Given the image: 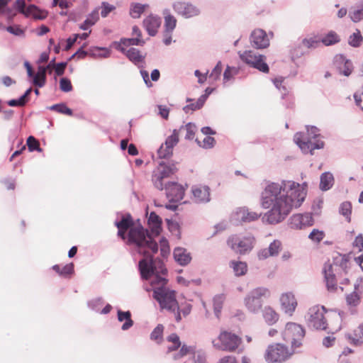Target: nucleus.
<instances>
[{
    "instance_id": "nucleus-19",
    "label": "nucleus",
    "mask_w": 363,
    "mask_h": 363,
    "mask_svg": "<svg viewBox=\"0 0 363 363\" xmlns=\"http://www.w3.org/2000/svg\"><path fill=\"white\" fill-rule=\"evenodd\" d=\"M252 45L257 49L265 48L269 46V40L266 33L262 29L255 30L250 36Z\"/></svg>"
},
{
    "instance_id": "nucleus-60",
    "label": "nucleus",
    "mask_w": 363,
    "mask_h": 363,
    "mask_svg": "<svg viewBox=\"0 0 363 363\" xmlns=\"http://www.w3.org/2000/svg\"><path fill=\"white\" fill-rule=\"evenodd\" d=\"M101 15L102 17H106L111 11H113L116 7L107 2H103L101 4Z\"/></svg>"
},
{
    "instance_id": "nucleus-49",
    "label": "nucleus",
    "mask_w": 363,
    "mask_h": 363,
    "mask_svg": "<svg viewBox=\"0 0 363 363\" xmlns=\"http://www.w3.org/2000/svg\"><path fill=\"white\" fill-rule=\"evenodd\" d=\"M26 144H27L28 150L30 152H33V151L41 152L42 151L41 148L40 147V143H39L38 140H36L33 136H29L28 138Z\"/></svg>"
},
{
    "instance_id": "nucleus-17",
    "label": "nucleus",
    "mask_w": 363,
    "mask_h": 363,
    "mask_svg": "<svg viewBox=\"0 0 363 363\" xmlns=\"http://www.w3.org/2000/svg\"><path fill=\"white\" fill-rule=\"evenodd\" d=\"M174 11L185 18H191L199 14V9L191 4L178 1L173 6Z\"/></svg>"
},
{
    "instance_id": "nucleus-34",
    "label": "nucleus",
    "mask_w": 363,
    "mask_h": 363,
    "mask_svg": "<svg viewBox=\"0 0 363 363\" xmlns=\"http://www.w3.org/2000/svg\"><path fill=\"white\" fill-rule=\"evenodd\" d=\"M127 57L134 64L138 65L142 62L144 60V56L140 54V52L134 48H131L124 52Z\"/></svg>"
},
{
    "instance_id": "nucleus-63",
    "label": "nucleus",
    "mask_w": 363,
    "mask_h": 363,
    "mask_svg": "<svg viewBox=\"0 0 363 363\" xmlns=\"http://www.w3.org/2000/svg\"><path fill=\"white\" fill-rule=\"evenodd\" d=\"M354 99L357 106L363 111V86L360 90L354 94Z\"/></svg>"
},
{
    "instance_id": "nucleus-54",
    "label": "nucleus",
    "mask_w": 363,
    "mask_h": 363,
    "mask_svg": "<svg viewBox=\"0 0 363 363\" xmlns=\"http://www.w3.org/2000/svg\"><path fill=\"white\" fill-rule=\"evenodd\" d=\"M203 97H199L195 103L190 104L184 107V111L188 113L189 110L195 111L200 109L204 104Z\"/></svg>"
},
{
    "instance_id": "nucleus-44",
    "label": "nucleus",
    "mask_w": 363,
    "mask_h": 363,
    "mask_svg": "<svg viewBox=\"0 0 363 363\" xmlns=\"http://www.w3.org/2000/svg\"><path fill=\"white\" fill-rule=\"evenodd\" d=\"M349 16L353 22H359L363 19V4L358 6V9L355 10L351 9Z\"/></svg>"
},
{
    "instance_id": "nucleus-3",
    "label": "nucleus",
    "mask_w": 363,
    "mask_h": 363,
    "mask_svg": "<svg viewBox=\"0 0 363 363\" xmlns=\"http://www.w3.org/2000/svg\"><path fill=\"white\" fill-rule=\"evenodd\" d=\"M347 259L345 256L335 259L334 264L325 262L323 269L326 286L328 291H335L337 289V277L346 274Z\"/></svg>"
},
{
    "instance_id": "nucleus-28",
    "label": "nucleus",
    "mask_w": 363,
    "mask_h": 363,
    "mask_svg": "<svg viewBox=\"0 0 363 363\" xmlns=\"http://www.w3.org/2000/svg\"><path fill=\"white\" fill-rule=\"evenodd\" d=\"M145 44L144 40L140 38H123L121 40L120 44L117 46V49L121 51L122 52H125V49L122 47L124 46H130V45H143Z\"/></svg>"
},
{
    "instance_id": "nucleus-5",
    "label": "nucleus",
    "mask_w": 363,
    "mask_h": 363,
    "mask_svg": "<svg viewBox=\"0 0 363 363\" xmlns=\"http://www.w3.org/2000/svg\"><path fill=\"white\" fill-rule=\"evenodd\" d=\"M242 342V340L240 336L227 330L221 331L217 338L212 340V345L215 349L227 352L238 351Z\"/></svg>"
},
{
    "instance_id": "nucleus-21",
    "label": "nucleus",
    "mask_w": 363,
    "mask_h": 363,
    "mask_svg": "<svg viewBox=\"0 0 363 363\" xmlns=\"http://www.w3.org/2000/svg\"><path fill=\"white\" fill-rule=\"evenodd\" d=\"M193 199L196 203H206L210 201V189L206 186H195L191 189Z\"/></svg>"
},
{
    "instance_id": "nucleus-23",
    "label": "nucleus",
    "mask_w": 363,
    "mask_h": 363,
    "mask_svg": "<svg viewBox=\"0 0 363 363\" xmlns=\"http://www.w3.org/2000/svg\"><path fill=\"white\" fill-rule=\"evenodd\" d=\"M24 16L34 20H43L48 16V12L39 9L35 5H30L26 9L24 6Z\"/></svg>"
},
{
    "instance_id": "nucleus-4",
    "label": "nucleus",
    "mask_w": 363,
    "mask_h": 363,
    "mask_svg": "<svg viewBox=\"0 0 363 363\" xmlns=\"http://www.w3.org/2000/svg\"><path fill=\"white\" fill-rule=\"evenodd\" d=\"M307 133H297L294 135V141L301 148V150L307 153L315 149H321L324 146L323 141L316 140L313 142L312 139H315L320 135L319 130L315 126H307Z\"/></svg>"
},
{
    "instance_id": "nucleus-61",
    "label": "nucleus",
    "mask_w": 363,
    "mask_h": 363,
    "mask_svg": "<svg viewBox=\"0 0 363 363\" xmlns=\"http://www.w3.org/2000/svg\"><path fill=\"white\" fill-rule=\"evenodd\" d=\"M12 0H0V13H6L8 14H15L13 10L9 9V4Z\"/></svg>"
},
{
    "instance_id": "nucleus-37",
    "label": "nucleus",
    "mask_w": 363,
    "mask_h": 363,
    "mask_svg": "<svg viewBox=\"0 0 363 363\" xmlns=\"http://www.w3.org/2000/svg\"><path fill=\"white\" fill-rule=\"evenodd\" d=\"M340 40L339 35L333 30L330 31L321 38V43L325 46L333 45L339 43Z\"/></svg>"
},
{
    "instance_id": "nucleus-6",
    "label": "nucleus",
    "mask_w": 363,
    "mask_h": 363,
    "mask_svg": "<svg viewBox=\"0 0 363 363\" xmlns=\"http://www.w3.org/2000/svg\"><path fill=\"white\" fill-rule=\"evenodd\" d=\"M271 292L269 289L263 286L251 290L244 298V305L252 313H257L262 308V298H269Z\"/></svg>"
},
{
    "instance_id": "nucleus-36",
    "label": "nucleus",
    "mask_w": 363,
    "mask_h": 363,
    "mask_svg": "<svg viewBox=\"0 0 363 363\" xmlns=\"http://www.w3.org/2000/svg\"><path fill=\"white\" fill-rule=\"evenodd\" d=\"M230 267L233 268L235 276H242L246 274L247 271V264L240 261H232Z\"/></svg>"
},
{
    "instance_id": "nucleus-33",
    "label": "nucleus",
    "mask_w": 363,
    "mask_h": 363,
    "mask_svg": "<svg viewBox=\"0 0 363 363\" xmlns=\"http://www.w3.org/2000/svg\"><path fill=\"white\" fill-rule=\"evenodd\" d=\"M148 6V4L132 3L130 6V15L133 18H138Z\"/></svg>"
},
{
    "instance_id": "nucleus-14",
    "label": "nucleus",
    "mask_w": 363,
    "mask_h": 363,
    "mask_svg": "<svg viewBox=\"0 0 363 363\" xmlns=\"http://www.w3.org/2000/svg\"><path fill=\"white\" fill-rule=\"evenodd\" d=\"M281 310L289 316H292L298 305L297 300L292 292H286L280 297Z\"/></svg>"
},
{
    "instance_id": "nucleus-52",
    "label": "nucleus",
    "mask_w": 363,
    "mask_h": 363,
    "mask_svg": "<svg viewBox=\"0 0 363 363\" xmlns=\"http://www.w3.org/2000/svg\"><path fill=\"white\" fill-rule=\"evenodd\" d=\"M362 41V37L359 30H357L356 33H354L349 38V44L354 48L359 47L361 45Z\"/></svg>"
},
{
    "instance_id": "nucleus-11",
    "label": "nucleus",
    "mask_w": 363,
    "mask_h": 363,
    "mask_svg": "<svg viewBox=\"0 0 363 363\" xmlns=\"http://www.w3.org/2000/svg\"><path fill=\"white\" fill-rule=\"evenodd\" d=\"M255 239L253 237L247 236L240 238L238 235H233L228 240V245L236 253L243 255L253 248Z\"/></svg>"
},
{
    "instance_id": "nucleus-43",
    "label": "nucleus",
    "mask_w": 363,
    "mask_h": 363,
    "mask_svg": "<svg viewBox=\"0 0 363 363\" xmlns=\"http://www.w3.org/2000/svg\"><path fill=\"white\" fill-rule=\"evenodd\" d=\"M168 342L172 343L171 346L167 347V352H171L177 350L179 347H181V342L179 337L176 333H172L169 335L167 338Z\"/></svg>"
},
{
    "instance_id": "nucleus-53",
    "label": "nucleus",
    "mask_w": 363,
    "mask_h": 363,
    "mask_svg": "<svg viewBox=\"0 0 363 363\" xmlns=\"http://www.w3.org/2000/svg\"><path fill=\"white\" fill-rule=\"evenodd\" d=\"M163 330L164 326L161 324L157 325V326L151 333L150 339L160 342L162 339Z\"/></svg>"
},
{
    "instance_id": "nucleus-16",
    "label": "nucleus",
    "mask_w": 363,
    "mask_h": 363,
    "mask_svg": "<svg viewBox=\"0 0 363 363\" xmlns=\"http://www.w3.org/2000/svg\"><path fill=\"white\" fill-rule=\"evenodd\" d=\"M166 194L170 202H178L182 200L184 195L183 186L176 182H169L165 186Z\"/></svg>"
},
{
    "instance_id": "nucleus-46",
    "label": "nucleus",
    "mask_w": 363,
    "mask_h": 363,
    "mask_svg": "<svg viewBox=\"0 0 363 363\" xmlns=\"http://www.w3.org/2000/svg\"><path fill=\"white\" fill-rule=\"evenodd\" d=\"M320 42L321 39L318 38V36H312L304 38L302 40V44L303 46L308 48H315L318 46Z\"/></svg>"
},
{
    "instance_id": "nucleus-9",
    "label": "nucleus",
    "mask_w": 363,
    "mask_h": 363,
    "mask_svg": "<svg viewBox=\"0 0 363 363\" xmlns=\"http://www.w3.org/2000/svg\"><path fill=\"white\" fill-rule=\"evenodd\" d=\"M24 67L26 69L28 81L34 86L41 88L45 86L46 82V72L51 67V62L46 67L38 66V71L35 72L30 63L24 62Z\"/></svg>"
},
{
    "instance_id": "nucleus-32",
    "label": "nucleus",
    "mask_w": 363,
    "mask_h": 363,
    "mask_svg": "<svg viewBox=\"0 0 363 363\" xmlns=\"http://www.w3.org/2000/svg\"><path fill=\"white\" fill-rule=\"evenodd\" d=\"M98 20L99 11L96 10L93 11L90 14H89L85 21L80 25L79 28L82 30H86L90 27L94 26Z\"/></svg>"
},
{
    "instance_id": "nucleus-48",
    "label": "nucleus",
    "mask_w": 363,
    "mask_h": 363,
    "mask_svg": "<svg viewBox=\"0 0 363 363\" xmlns=\"http://www.w3.org/2000/svg\"><path fill=\"white\" fill-rule=\"evenodd\" d=\"M347 304L350 306H356L360 302V294L357 291H353L346 296Z\"/></svg>"
},
{
    "instance_id": "nucleus-47",
    "label": "nucleus",
    "mask_w": 363,
    "mask_h": 363,
    "mask_svg": "<svg viewBox=\"0 0 363 363\" xmlns=\"http://www.w3.org/2000/svg\"><path fill=\"white\" fill-rule=\"evenodd\" d=\"M223 301L224 297L223 295L216 296L213 298V309L215 315L217 318H219V315L223 308Z\"/></svg>"
},
{
    "instance_id": "nucleus-42",
    "label": "nucleus",
    "mask_w": 363,
    "mask_h": 363,
    "mask_svg": "<svg viewBox=\"0 0 363 363\" xmlns=\"http://www.w3.org/2000/svg\"><path fill=\"white\" fill-rule=\"evenodd\" d=\"M251 67L264 73H268L269 71V66L265 62V57L264 55H261L259 59L254 62Z\"/></svg>"
},
{
    "instance_id": "nucleus-7",
    "label": "nucleus",
    "mask_w": 363,
    "mask_h": 363,
    "mask_svg": "<svg viewBox=\"0 0 363 363\" xmlns=\"http://www.w3.org/2000/svg\"><path fill=\"white\" fill-rule=\"evenodd\" d=\"M305 336L303 328L296 323H286L282 333L283 339L286 342H290L292 349H296L301 345V341Z\"/></svg>"
},
{
    "instance_id": "nucleus-22",
    "label": "nucleus",
    "mask_w": 363,
    "mask_h": 363,
    "mask_svg": "<svg viewBox=\"0 0 363 363\" xmlns=\"http://www.w3.org/2000/svg\"><path fill=\"white\" fill-rule=\"evenodd\" d=\"M161 25V19L152 14L148 16L143 21V26L150 36H154Z\"/></svg>"
},
{
    "instance_id": "nucleus-1",
    "label": "nucleus",
    "mask_w": 363,
    "mask_h": 363,
    "mask_svg": "<svg viewBox=\"0 0 363 363\" xmlns=\"http://www.w3.org/2000/svg\"><path fill=\"white\" fill-rule=\"evenodd\" d=\"M129 242L135 243L136 250L143 256L139 261L138 268L141 278L150 280L154 298L162 309L174 313L176 321L179 322L182 316L175 291L167 286V270L160 259L153 258L158 251L157 243L151 242L142 228H135L130 231Z\"/></svg>"
},
{
    "instance_id": "nucleus-20",
    "label": "nucleus",
    "mask_w": 363,
    "mask_h": 363,
    "mask_svg": "<svg viewBox=\"0 0 363 363\" xmlns=\"http://www.w3.org/2000/svg\"><path fill=\"white\" fill-rule=\"evenodd\" d=\"M335 64L339 70V72L348 77L351 74L353 66L350 60L346 59L342 55H337L335 57Z\"/></svg>"
},
{
    "instance_id": "nucleus-50",
    "label": "nucleus",
    "mask_w": 363,
    "mask_h": 363,
    "mask_svg": "<svg viewBox=\"0 0 363 363\" xmlns=\"http://www.w3.org/2000/svg\"><path fill=\"white\" fill-rule=\"evenodd\" d=\"M352 205L350 202H343L340 207V213L346 218L348 222L350 221Z\"/></svg>"
},
{
    "instance_id": "nucleus-15",
    "label": "nucleus",
    "mask_w": 363,
    "mask_h": 363,
    "mask_svg": "<svg viewBox=\"0 0 363 363\" xmlns=\"http://www.w3.org/2000/svg\"><path fill=\"white\" fill-rule=\"evenodd\" d=\"M313 223L312 214L310 213L294 214L290 218V225L294 229H301L306 226H311Z\"/></svg>"
},
{
    "instance_id": "nucleus-59",
    "label": "nucleus",
    "mask_w": 363,
    "mask_h": 363,
    "mask_svg": "<svg viewBox=\"0 0 363 363\" xmlns=\"http://www.w3.org/2000/svg\"><path fill=\"white\" fill-rule=\"evenodd\" d=\"M222 71V65L220 62H218L213 69L209 74V78L213 81H216L220 76Z\"/></svg>"
},
{
    "instance_id": "nucleus-35",
    "label": "nucleus",
    "mask_w": 363,
    "mask_h": 363,
    "mask_svg": "<svg viewBox=\"0 0 363 363\" xmlns=\"http://www.w3.org/2000/svg\"><path fill=\"white\" fill-rule=\"evenodd\" d=\"M284 81L283 77H278L272 79V82L274 84V86L281 91V98L283 99H286V97L289 98V99L293 103L294 101V96H291L289 93V91L287 90V89L284 86H281Z\"/></svg>"
},
{
    "instance_id": "nucleus-62",
    "label": "nucleus",
    "mask_w": 363,
    "mask_h": 363,
    "mask_svg": "<svg viewBox=\"0 0 363 363\" xmlns=\"http://www.w3.org/2000/svg\"><path fill=\"white\" fill-rule=\"evenodd\" d=\"M194 363H206V353L202 350H199L194 356Z\"/></svg>"
},
{
    "instance_id": "nucleus-38",
    "label": "nucleus",
    "mask_w": 363,
    "mask_h": 363,
    "mask_svg": "<svg viewBox=\"0 0 363 363\" xmlns=\"http://www.w3.org/2000/svg\"><path fill=\"white\" fill-rule=\"evenodd\" d=\"M164 31L172 32L176 26L177 20L169 13L168 10L164 11Z\"/></svg>"
},
{
    "instance_id": "nucleus-31",
    "label": "nucleus",
    "mask_w": 363,
    "mask_h": 363,
    "mask_svg": "<svg viewBox=\"0 0 363 363\" xmlns=\"http://www.w3.org/2000/svg\"><path fill=\"white\" fill-rule=\"evenodd\" d=\"M198 350H196V347L195 345H187L186 344H184L181 346L180 350L178 353L174 354V359L177 360L179 359H181L184 357V356L187 354H194L195 355V353H196Z\"/></svg>"
},
{
    "instance_id": "nucleus-57",
    "label": "nucleus",
    "mask_w": 363,
    "mask_h": 363,
    "mask_svg": "<svg viewBox=\"0 0 363 363\" xmlns=\"http://www.w3.org/2000/svg\"><path fill=\"white\" fill-rule=\"evenodd\" d=\"M325 236V234L323 231H320L317 229H313L312 232L309 234L308 238L316 242H320Z\"/></svg>"
},
{
    "instance_id": "nucleus-13",
    "label": "nucleus",
    "mask_w": 363,
    "mask_h": 363,
    "mask_svg": "<svg viewBox=\"0 0 363 363\" xmlns=\"http://www.w3.org/2000/svg\"><path fill=\"white\" fill-rule=\"evenodd\" d=\"M116 225L117 226V228L118 229L128 230V229L130 228V230H129V233H128V242H127V243L129 245H132L133 246L132 250L134 252H136V253L139 254L140 255H141L136 250L135 244L133 243V242H129L130 233V231L133 229H135V228H142V229H143V230H144V232H145V234L147 235V236L148 238H150V240H151V242H156L155 241L153 240V239H152L151 235L149 233L148 230L145 229L142 226H136V227L131 228V226L133 225V220H132V218H131V216L130 215H127L125 216H123L121 221L116 222Z\"/></svg>"
},
{
    "instance_id": "nucleus-10",
    "label": "nucleus",
    "mask_w": 363,
    "mask_h": 363,
    "mask_svg": "<svg viewBox=\"0 0 363 363\" xmlns=\"http://www.w3.org/2000/svg\"><path fill=\"white\" fill-rule=\"evenodd\" d=\"M325 313V308L324 306H315L309 308L307 318L308 325L316 330H325L327 323Z\"/></svg>"
},
{
    "instance_id": "nucleus-41",
    "label": "nucleus",
    "mask_w": 363,
    "mask_h": 363,
    "mask_svg": "<svg viewBox=\"0 0 363 363\" xmlns=\"http://www.w3.org/2000/svg\"><path fill=\"white\" fill-rule=\"evenodd\" d=\"M196 127L192 123H189L184 126H182L179 130V132L186 131L185 139L186 140H192L194 138L196 133Z\"/></svg>"
},
{
    "instance_id": "nucleus-18",
    "label": "nucleus",
    "mask_w": 363,
    "mask_h": 363,
    "mask_svg": "<svg viewBox=\"0 0 363 363\" xmlns=\"http://www.w3.org/2000/svg\"><path fill=\"white\" fill-rule=\"evenodd\" d=\"M260 216V213L250 211L248 208L242 207L234 212L233 218L238 222H251L257 220Z\"/></svg>"
},
{
    "instance_id": "nucleus-51",
    "label": "nucleus",
    "mask_w": 363,
    "mask_h": 363,
    "mask_svg": "<svg viewBox=\"0 0 363 363\" xmlns=\"http://www.w3.org/2000/svg\"><path fill=\"white\" fill-rule=\"evenodd\" d=\"M50 110L55 111L58 113L66 114L68 116L72 115V111L69 108H68L65 104H55L52 105L50 108Z\"/></svg>"
},
{
    "instance_id": "nucleus-27",
    "label": "nucleus",
    "mask_w": 363,
    "mask_h": 363,
    "mask_svg": "<svg viewBox=\"0 0 363 363\" xmlns=\"http://www.w3.org/2000/svg\"><path fill=\"white\" fill-rule=\"evenodd\" d=\"M262 315L266 323L269 325L275 324L279 318V314L270 306L264 307Z\"/></svg>"
},
{
    "instance_id": "nucleus-29",
    "label": "nucleus",
    "mask_w": 363,
    "mask_h": 363,
    "mask_svg": "<svg viewBox=\"0 0 363 363\" xmlns=\"http://www.w3.org/2000/svg\"><path fill=\"white\" fill-rule=\"evenodd\" d=\"M118 320L120 322H123L125 320V323L123 324L121 329L123 330H127L130 328L133 325V321L131 319V313L130 311H122L121 310L118 311Z\"/></svg>"
},
{
    "instance_id": "nucleus-8",
    "label": "nucleus",
    "mask_w": 363,
    "mask_h": 363,
    "mask_svg": "<svg viewBox=\"0 0 363 363\" xmlns=\"http://www.w3.org/2000/svg\"><path fill=\"white\" fill-rule=\"evenodd\" d=\"M294 353V349L290 350L282 344L269 345L266 351L265 359L269 363L283 362Z\"/></svg>"
},
{
    "instance_id": "nucleus-64",
    "label": "nucleus",
    "mask_w": 363,
    "mask_h": 363,
    "mask_svg": "<svg viewBox=\"0 0 363 363\" xmlns=\"http://www.w3.org/2000/svg\"><path fill=\"white\" fill-rule=\"evenodd\" d=\"M74 272V264L72 263L67 264L62 267L60 276L67 277Z\"/></svg>"
},
{
    "instance_id": "nucleus-40",
    "label": "nucleus",
    "mask_w": 363,
    "mask_h": 363,
    "mask_svg": "<svg viewBox=\"0 0 363 363\" xmlns=\"http://www.w3.org/2000/svg\"><path fill=\"white\" fill-rule=\"evenodd\" d=\"M111 55V52L108 49L105 48H94L89 50V55L94 57H108Z\"/></svg>"
},
{
    "instance_id": "nucleus-12",
    "label": "nucleus",
    "mask_w": 363,
    "mask_h": 363,
    "mask_svg": "<svg viewBox=\"0 0 363 363\" xmlns=\"http://www.w3.org/2000/svg\"><path fill=\"white\" fill-rule=\"evenodd\" d=\"M177 171V169L174 164H165L160 162L152 175V182L155 186L160 190H162L164 188L163 179L170 177Z\"/></svg>"
},
{
    "instance_id": "nucleus-24",
    "label": "nucleus",
    "mask_w": 363,
    "mask_h": 363,
    "mask_svg": "<svg viewBox=\"0 0 363 363\" xmlns=\"http://www.w3.org/2000/svg\"><path fill=\"white\" fill-rule=\"evenodd\" d=\"M174 257L175 261L180 265L185 266L191 260L190 253L182 247H177L174 250Z\"/></svg>"
},
{
    "instance_id": "nucleus-26",
    "label": "nucleus",
    "mask_w": 363,
    "mask_h": 363,
    "mask_svg": "<svg viewBox=\"0 0 363 363\" xmlns=\"http://www.w3.org/2000/svg\"><path fill=\"white\" fill-rule=\"evenodd\" d=\"M148 225L151 229L152 234L155 236L159 235L161 231L162 220L155 212L150 213L148 218Z\"/></svg>"
},
{
    "instance_id": "nucleus-30",
    "label": "nucleus",
    "mask_w": 363,
    "mask_h": 363,
    "mask_svg": "<svg viewBox=\"0 0 363 363\" xmlns=\"http://www.w3.org/2000/svg\"><path fill=\"white\" fill-rule=\"evenodd\" d=\"M334 184V177L330 172H324L320 176V189L322 191L330 189Z\"/></svg>"
},
{
    "instance_id": "nucleus-39",
    "label": "nucleus",
    "mask_w": 363,
    "mask_h": 363,
    "mask_svg": "<svg viewBox=\"0 0 363 363\" xmlns=\"http://www.w3.org/2000/svg\"><path fill=\"white\" fill-rule=\"evenodd\" d=\"M262 55H258L253 51L248 50L240 55L242 61L249 65H252Z\"/></svg>"
},
{
    "instance_id": "nucleus-58",
    "label": "nucleus",
    "mask_w": 363,
    "mask_h": 363,
    "mask_svg": "<svg viewBox=\"0 0 363 363\" xmlns=\"http://www.w3.org/2000/svg\"><path fill=\"white\" fill-rule=\"evenodd\" d=\"M60 88L64 92H69L72 90L71 82L67 78H61L60 81Z\"/></svg>"
},
{
    "instance_id": "nucleus-2",
    "label": "nucleus",
    "mask_w": 363,
    "mask_h": 363,
    "mask_svg": "<svg viewBox=\"0 0 363 363\" xmlns=\"http://www.w3.org/2000/svg\"><path fill=\"white\" fill-rule=\"evenodd\" d=\"M307 195V184L291 180L267 182L260 195V205L269 209L262 218L271 225L284 220L294 208L301 206Z\"/></svg>"
},
{
    "instance_id": "nucleus-25",
    "label": "nucleus",
    "mask_w": 363,
    "mask_h": 363,
    "mask_svg": "<svg viewBox=\"0 0 363 363\" xmlns=\"http://www.w3.org/2000/svg\"><path fill=\"white\" fill-rule=\"evenodd\" d=\"M350 342L355 346L363 344V324L359 325L352 333L346 335Z\"/></svg>"
},
{
    "instance_id": "nucleus-55",
    "label": "nucleus",
    "mask_w": 363,
    "mask_h": 363,
    "mask_svg": "<svg viewBox=\"0 0 363 363\" xmlns=\"http://www.w3.org/2000/svg\"><path fill=\"white\" fill-rule=\"evenodd\" d=\"M173 150L162 144L157 151V155L160 158H168L172 156Z\"/></svg>"
},
{
    "instance_id": "nucleus-45",
    "label": "nucleus",
    "mask_w": 363,
    "mask_h": 363,
    "mask_svg": "<svg viewBox=\"0 0 363 363\" xmlns=\"http://www.w3.org/2000/svg\"><path fill=\"white\" fill-rule=\"evenodd\" d=\"M179 131L177 129H174L172 132V134L168 136L164 142V145L173 150L174 147L179 142Z\"/></svg>"
},
{
    "instance_id": "nucleus-56",
    "label": "nucleus",
    "mask_w": 363,
    "mask_h": 363,
    "mask_svg": "<svg viewBox=\"0 0 363 363\" xmlns=\"http://www.w3.org/2000/svg\"><path fill=\"white\" fill-rule=\"evenodd\" d=\"M281 243L279 240H274L267 248L271 256H276L279 254L281 249Z\"/></svg>"
}]
</instances>
